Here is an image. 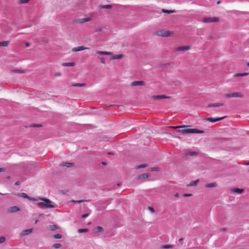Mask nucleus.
Here are the masks:
<instances>
[{
  "mask_svg": "<svg viewBox=\"0 0 249 249\" xmlns=\"http://www.w3.org/2000/svg\"><path fill=\"white\" fill-rule=\"evenodd\" d=\"M40 201L37 203L38 206L44 207L45 208H54L56 206L52 204V201L49 199L42 198L40 199Z\"/></svg>",
  "mask_w": 249,
  "mask_h": 249,
  "instance_id": "1",
  "label": "nucleus"
},
{
  "mask_svg": "<svg viewBox=\"0 0 249 249\" xmlns=\"http://www.w3.org/2000/svg\"><path fill=\"white\" fill-rule=\"evenodd\" d=\"M155 34L157 36H162V37H169L171 36L173 34V32H171L169 30H160L157 31Z\"/></svg>",
  "mask_w": 249,
  "mask_h": 249,
  "instance_id": "2",
  "label": "nucleus"
},
{
  "mask_svg": "<svg viewBox=\"0 0 249 249\" xmlns=\"http://www.w3.org/2000/svg\"><path fill=\"white\" fill-rule=\"evenodd\" d=\"M182 128L179 130L181 133H203L204 132L203 131L197 129L185 128L184 127Z\"/></svg>",
  "mask_w": 249,
  "mask_h": 249,
  "instance_id": "3",
  "label": "nucleus"
},
{
  "mask_svg": "<svg viewBox=\"0 0 249 249\" xmlns=\"http://www.w3.org/2000/svg\"><path fill=\"white\" fill-rule=\"evenodd\" d=\"M225 97L227 98H243L244 95L241 92H233L226 93Z\"/></svg>",
  "mask_w": 249,
  "mask_h": 249,
  "instance_id": "4",
  "label": "nucleus"
},
{
  "mask_svg": "<svg viewBox=\"0 0 249 249\" xmlns=\"http://www.w3.org/2000/svg\"><path fill=\"white\" fill-rule=\"evenodd\" d=\"M219 21V18L216 17H207L204 18L202 19V22L204 23H208V22H218Z\"/></svg>",
  "mask_w": 249,
  "mask_h": 249,
  "instance_id": "5",
  "label": "nucleus"
},
{
  "mask_svg": "<svg viewBox=\"0 0 249 249\" xmlns=\"http://www.w3.org/2000/svg\"><path fill=\"white\" fill-rule=\"evenodd\" d=\"M225 118H226L225 116V117H218V118L209 117V118H206L204 120L205 121H208V122H210L214 123V122H216L217 121H219L222 120L224 119Z\"/></svg>",
  "mask_w": 249,
  "mask_h": 249,
  "instance_id": "6",
  "label": "nucleus"
},
{
  "mask_svg": "<svg viewBox=\"0 0 249 249\" xmlns=\"http://www.w3.org/2000/svg\"><path fill=\"white\" fill-rule=\"evenodd\" d=\"M91 20L90 18H78L74 20V22L75 23H79V24H82L85 22L89 21Z\"/></svg>",
  "mask_w": 249,
  "mask_h": 249,
  "instance_id": "7",
  "label": "nucleus"
},
{
  "mask_svg": "<svg viewBox=\"0 0 249 249\" xmlns=\"http://www.w3.org/2000/svg\"><path fill=\"white\" fill-rule=\"evenodd\" d=\"M89 49V48L85 47L83 46H78V47H74V48H72V51L73 52H76L81 51H83V50H88Z\"/></svg>",
  "mask_w": 249,
  "mask_h": 249,
  "instance_id": "8",
  "label": "nucleus"
},
{
  "mask_svg": "<svg viewBox=\"0 0 249 249\" xmlns=\"http://www.w3.org/2000/svg\"><path fill=\"white\" fill-rule=\"evenodd\" d=\"M152 98L154 99H169L171 97L170 96H167L164 95H156V96H153L151 97Z\"/></svg>",
  "mask_w": 249,
  "mask_h": 249,
  "instance_id": "9",
  "label": "nucleus"
},
{
  "mask_svg": "<svg viewBox=\"0 0 249 249\" xmlns=\"http://www.w3.org/2000/svg\"><path fill=\"white\" fill-rule=\"evenodd\" d=\"M191 49L190 46H183L178 47L176 49L177 51H184L189 50Z\"/></svg>",
  "mask_w": 249,
  "mask_h": 249,
  "instance_id": "10",
  "label": "nucleus"
},
{
  "mask_svg": "<svg viewBox=\"0 0 249 249\" xmlns=\"http://www.w3.org/2000/svg\"><path fill=\"white\" fill-rule=\"evenodd\" d=\"M144 85V82L143 81H134L132 82L131 84V85L132 86H143Z\"/></svg>",
  "mask_w": 249,
  "mask_h": 249,
  "instance_id": "11",
  "label": "nucleus"
},
{
  "mask_svg": "<svg viewBox=\"0 0 249 249\" xmlns=\"http://www.w3.org/2000/svg\"><path fill=\"white\" fill-rule=\"evenodd\" d=\"M96 53L99 55H111L112 53L110 52H105V51H98L96 52Z\"/></svg>",
  "mask_w": 249,
  "mask_h": 249,
  "instance_id": "12",
  "label": "nucleus"
},
{
  "mask_svg": "<svg viewBox=\"0 0 249 249\" xmlns=\"http://www.w3.org/2000/svg\"><path fill=\"white\" fill-rule=\"evenodd\" d=\"M33 231V228L25 230L21 232V235H26L31 233Z\"/></svg>",
  "mask_w": 249,
  "mask_h": 249,
  "instance_id": "13",
  "label": "nucleus"
},
{
  "mask_svg": "<svg viewBox=\"0 0 249 249\" xmlns=\"http://www.w3.org/2000/svg\"><path fill=\"white\" fill-rule=\"evenodd\" d=\"M18 196H20V197H24V198H26L29 200H33L34 201H36V199H35V198H31V197H30L29 196H28L27 194L26 193H22L21 194H18Z\"/></svg>",
  "mask_w": 249,
  "mask_h": 249,
  "instance_id": "14",
  "label": "nucleus"
},
{
  "mask_svg": "<svg viewBox=\"0 0 249 249\" xmlns=\"http://www.w3.org/2000/svg\"><path fill=\"white\" fill-rule=\"evenodd\" d=\"M224 106V104L223 103H212V104H210L208 105V107H220V106Z\"/></svg>",
  "mask_w": 249,
  "mask_h": 249,
  "instance_id": "15",
  "label": "nucleus"
},
{
  "mask_svg": "<svg viewBox=\"0 0 249 249\" xmlns=\"http://www.w3.org/2000/svg\"><path fill=\"white\" fill-rule=\"evenodd\" d=\"M19 208L17 206H13L10 207L9 210L8 212L9 213H14L17 211H19Z\"/></svg>",
  "mask_w": 249,
  "mask_h": 249,
  "instance_id": "16",
  "label": "nucleus"
},
{
  "mask_svg": "<svg viewBox=\"0 0 249 249\" xmlns=\"http://www.w3.org/2000/svg\"><path fill=\"white\" fill-rule=\"evenodd\" d=\"M231 191H232V192H233L234 193L241 194L244 192V189L235 188L232 189Z\"/></svg>",
  "mask_w": 249,
  "mask_h": 249,
  "instance_id": "17",
  "label": "nucleus"
},
{
  "mask_svg": "<svg viewBox=\"0 0 249 249\" xmlns=\"http://www.w3.org/2000/svg\"><path fill=\"white\" fill-rule=\"evenodd\" d=\"M73 163L72 162H63L60 164V166L63 167H70L73 165Z\"/></svg>",
  "mask_w": 249,
  "mask_h": 249,
  "instance_id": "18",
  "label": "nucleus"
},
{
  "mask_svg": "<svg viewBox=\"0 0 249 249\" xmlns=\"http://www.w3.org/2000/svg\"><path fill=\"white\" fill-rule=\"evenodd\" d=\"M123 56L124 55L122 54L114 55L111 58V60L121 59L123 57Z\"/></svg>",
  "mask_w": 249,
  "mask_h": 249,
  "instance_id": "19",
  "label": "nucleus"
},
{
  "mask_svg": "<svg viewBox=\"0 0 249 249\" xmlns=\"http://www.w3.org/2000/svg\"><path fill=\"white\" fill-rule=\"evenodd\" d=\"M75 63L74 62H70V63H63L62 64V66L64 67H73L75 66Z\"/></svg>",
  "mask_w": 249,
  "mask_h": 249,
  "instance_id": "20",
  "label": "nucleus"
},
{
  "mask_svg": "<svg viewBox=\"0 0 249 249\" xmlns=\"http://www.w3.org/2000/svg\"><path fill=\"white\" fill-rule=\"evenodd\" d=\"M149 177V174L145 173V174H142V175H140L138 177V178L139 179H144V178H147Z\"/></svg>",
  "mask_w": 249,
  "mask_h": 249,
  "instance_id": "21",
  "label": "nucleus"
},
{
  "mask_svg": "<svg viewBox=\"0 0 249 249\" xmlns=\"http://www.w3.org/2000/svg\"><path fill=\"white\" fill-rule=\"evenodd\" d=\"M206 188H212L217 186V183L216 182H213L211 183L206 184L205 185Z\"/></svg>",
  "mask_w": 249,
  "mask_h": 249,
  "instance_id": "22",
  "label": "nucleus"
},
{
  "mask_svg": "<svg viewBox=\"0 0 249 249\" xmlns=\"http://www.w3.org/2000/svg\"><path fill=\"white\" fill-rule=\"evenodd\" d=\"M9 44V41H3L0 42V47H7Z\"/></svg>",
  "mask_w": 249,
  "mask_h": 249,
  "instance_id": "23",
  "label": "nucleus"
},
{
  "mask_svg": "<svg viewBox=\"0 0 249 249\" xmlns=\"http://www.w3.org/2000/svg\"><path fill=\"white\" fill-rule=\"evenodd\" d=\"M49 229L53 231H56L58 229L57 226L56 225H52L49 226Z\"/></svg>",
  "mask_w": 249,
  "mask_h": 249,
  "instance_id": "24",
  "label": "nucleus"
},
{
  "mask_svg": "<svg viewBox=\"0 0 249 249\" xmlns=\"http://www.w3.org/2000/svg\"><path fill=\"white\" fill-rule=\"evenodd\" d=\"M161 11L163 13H167V14H171V13H173L176 12L175 10H166V9H162L161 10Z\"/></svg>",
  "mask_w": 249,
  "mask_h": 249,
  "instance_id": "25",
  "label": "nucleus"
},
{
  "mask_svg": "<svg viewBox=\"0 0 249 249\" xmlns=\"http://www.w3.org/2000/svg\"><path fill=\"white\" fill-rule=\"evenodd\" d=\"M198 182H199L198 179H196V180L192 181V182H190L189 186H196L197 185V184L198 183Z\"/></svg>",
  "mask_w": 249,
  "mask_h": 249,
  "instance_id": "26",
  "label": "nucleus"
},
{
  "mask_svg": "<svg viewBox=\"0 0 249 249\" xmlns=\"http://www.w3.org/2000/svg\"><path fill=\"white\" fill-rule=\"evenodd\" d=\"M11 71L13 72L20 73V74L25 73V71L23 70H12Z\"/></svg>",
  "mask_w": 249,
  "mask_h": 249,
  "instance_id": "27",
  "label": "nucleus"
},
{
  "mask_svg": "<svg viewBox=\"0 0 249 249\" xmlns=\"http://www.w3.org/2000/svg\"><path fill=\"white\" fill-rule=\"evenodd\" d=\"M197 154V153L196 152H186L185 153V155L186 156H196V155Z\"/></svg>",
  "mask_w": 249,
  "mask_h": 249,
  "instance_id": "28",
  "label": "nucleus"
},
{
  "mask_svg": "<svg viewBox=\"0 0 249 249\" xmlns=\"http://www.w3.org/2000/svg\"><path fill=\"white\" fill-rule=\"evenodd\" d=\"M73 87H85L86 86L85 83H77V84H74L72 85Z\"/></svg>",
  "mask_w": 249,
  "mask_h": 249,
  "instance_id": "29",
  "label": "nucleus"
},
{
  "mask_svg": "<svg viewBox=\"0 0 249 249\" xmlns=\"http://www.w3.org/2000/svg\"><path fill=\"white\" fill-rule=\"evenodd\" d=\"M148 166V165L146 163L141 164L140 165L137 166L136 168V169H140L142 168H145Z\"/></svg>",
  "mask_w": 249,
  "mask_h": 249,
  "instance_id": "30",
  "label": "nucleus"
},
{
  "mask_svg": "<svg viewBox=\"0 0 249 249\" xmlns=\"http://www.w3.org/2000/svg\"><path fill=\"white\" fill-rule=\"evenodd\" d=\"M174 248V246L171 245H163L162 247V248H163V249H171V248Z\"/></svg>",
  "mask_w": 249,
  "mask_h": 249,
  "instance_id": "31",
  "label": "nucleus"
},
{
  "mask_svg": "<svg viewBox=\"0 0 249 249\" xmlns=\"http://www.w3.org/2000/svg\"><path fill=\"white\" fill-rule=\"evenodd\" d=\"M96 231L97 232H100L103 231V228L101 226H97Z\"/></svg>",
  "mask_w": 249,
  "mask_h": 249,
  "instance_id": "32",
  "label": "nucleus"
},
{
  "mask_svg": "<svg viewBox=\"0 0 249 249\" xmlns=\"http://www.w3.org/2000/svg\"><path fill=\"white\" fill-rule=\"evenodd\" d=\"M62 247V245L60 243H56V244H54L53 245V247L54 248V249H58V248H60Z\"/></svg>",
  "mask_w": 249,
  "mask_h": 249,
  "instance_id": "33",
  "label": "nucleus"
},
{
  "mask_svg": "<svg viewBox=\"0 0 249 249\" xmlns=\"http://www.w3.org/2000/svg\"><path fill=\"white\" fill-rule=\"evenodd\" d=\"M88 229H80L78 230V232L79 233H82L85 232H87L88 231Z\"/></svg>",
  "mask_w": 249,
  "mask_h": 249,
  "instance_id": "34",
  "label": "nucleus"
},
{
  "mask_svg": "<svg viewBox=\"0 0 249 249\" xmlns=\"http://www.w3.org/2000/svg\"><path fill=\"white\" fill-rule=\"evenodd\" d=\"M159 170H160V169L158 167H152V168L149 169V170L151 171H159Z\"/></svg>",
  "mask_w": 249,
  "mask_h": 249,
  "instance_id": "35",
  "label": "nucleus"
},
{
  "mask_svg": "<svg viewBox=\"0 0 249 249\" xmlns=\"http://www.w3.org/2000/svg\"><path fill=\"white\" fill-rule=\"evenodd\" d=\"M185 127V126H184V125L172 126H171V128L175 129H178V128H183V127Z\"/></svg>",
  "mask_w": 249,
  "mask_h": 249,
  "instance_id": "36",
  "label": "nucleus"
},
{
  "mask_svg": "<svg viewBox=\"0 0 249 249\" xmlns=\"http://www.w3.org/2000/svg\"><path fill=\"white\" fill-rule=\"evenodd\" d=\"M53 237L55 239H60L62 238V235L60 234H55L53 235Z\"/></svg>",
  "mask_w": 249,
  "mask_h": 249,
  "instance_id": "37",
  "label": "nucleus"
},
{
  "mask_svg": "<svg viewBox=\"0 0 249 249\" xmlns=\"http://www.w3.org/2000/svg\"><path fill=\"white\" fill-rule=\"evenodd\" d=\"M98 58H99V59L100 60V61L102 64H105L106 63L105 58L104 57H98Z\"/></svg>",
  "mask_w": 249,
  "mask_h": 249,
  "instance_id": "38",
  "label": "nucleus"
},
{
  "mask_svg": "<svg viewBox=\"0 0 249 249\" xmlns=\"http://www.w3.org/2000/svg\"><path fill=\"white\" fill-rule=\"evenodd\" d=\"M5 241V238L4 236L0 237V244L3 243Z\"/></svg>",
  "mask_w": 249,
  "mask_h": 249,
  "instance_id": "39",
  "label": "nucleus"
},
{
  "mask_svg": "<svg viewBox=\"0 0 249 249\" xmlns=\"http://www.w3.org/2000/svg\"><path fill=\"white\" fill-rule=\"evenodd\" d=\"M234 77H237L239 76H242V73H237L233 75Z\"/></svg>",
  "mask_w": 249,
  "mask_h": 249,
  "instance_id": "40",
  "label": "nucleus"
},
{
  "mask_svg": "<svg viewBox=\"0 0 249 249\" xmlns=\"http://www.w3.org/2000/svg\"><path fill=\"white\" fill-rule=\"evenodd\" d=\"M29 0H19L20 3H26L29 1Z\"/></svg>",
  "mask_w": 249,
  "mask_h": 249,
  "instance_id": "41",
  "label": "nucleus"
},
{
  "mask_svg": "<svg viewBox=\"0 0 249 249\" xmlns=\"http://www.w3.org/2000/svg\"><path fill=\"white\" fill-rule=\"evenodd\" d=\"M192 196V194H184L183 195L184 197H188V196Z\"/></svg>",
  "mask_w": 249,
  "mask_h": 249,
  "instance_id": "42",
  "label": "nucleus"
},
{
  "mask_svg": "<svg viewBox=\"0 0 249 249\" xmlns=\"http://www.w3.org/2000/svg\"><path fill=\"white\" fill-rule=\"evenodd\" d=\"M111 7H112L111 5H107L104 6V8H107V9H109V8H111Z\"/></svg>",
  "mask_w": 249,
  "mask_h": 249,
  "instance_id": "43",
  "label": "nucleus"
},
{
  "mask_svg": "<svg viewBox=\"0 0 249 249\" xmlns=\"http://www.w3.org/2000/svg\"><path fill=\"white\" fill-rule=\"evenodd\" d=\"M89 215V213L84 214L82 215V217L85 218V217H88Z\"/></svg>",
  "mask_w": 249,
  "mask_h": 249,
  "instance_id": "44",
  "label": "nucleus"
},
{
  "mask_svg": "<svg viewBox=\"0 0 249 249\" xmlns=\"http://www.w3.org/2000/svg\"><path fill=\"white\" fill-rule=\"evenodd\" d=\"M149 210L152 212V213H154V209L153 207H149Z\"/></svg>",
  "mask_w": 249,
  "mask_h": 249,
  "instance_id": "45",
  "label": "nucleus"
},
{
  "mask_svg": "<svg viewBox=\"0 0 249 249\" xmlns=\"http://www.w3.org/2000/svg\"><path fill=\"white\" fill-rule=\"evenodd\" d=\"M249 74V73H248V72L242 73V76H247Z\"/></svg>",
  "mask_w": 249,
  "mask_h": 249,
  "instance_id": "46",
  "label": "nucleus"
},
{
  "mask_svg": "<svg viewBox=\"0 0 249 249\" xmlns=\"http://www.w3.org/2000/svg\"><path fill=\"white\" fill-rule=\"evenodd\" d=\"M5 169L3 168H0V172L5 171Z\"/></svg>",
  "mask_w": 249,
  "mask_h": 249,
  "instance_id": "47",
  "label": "nucleus"
},
{
  "mask_svg": "<svg viewBox=\"0 0 249 249\" xmlns=\"http://www.w3.org/2000/svg\"><path fill=\"white\" fill-rule=\"evenodd\" d=\"M243 164L245 165H249V161L248 162H244Z\"/></svg>",
  "mask_w": 249,
  "mask_h": 249,
  "instance_id": "48",
  "label": "nucleus"
},
{
  "mask_svg": "<svg viewBox=\"0 0 249 249\" xmlns=\"http://www.w3.org/2000/svg\"><path fill=\"white\" fill-rule=\"evenodd\" d=\"M179 194H178V193H176V194L175 195V196L176 197H179Z\"/></svg>",
  "mask_w": 249,
  "mask_h": 249,
  "instance_id": "49",
  "label": "nucleus"
},
{
  "mask_svg": "<svg viewBox=\"0 0 249 249\" xmlns=\"http://www.w3.org/2000/svg\"><path fill=\"white\" fill-rule=\"evenodd\" d=\"M25 45H26V47H29L30 46V44L28 42H26Z\"/></svg>",
  "mask_w": 249,
  "mask_h": 249,
  "instance_id": "50",
  "label": "nucleus"
},
{
  "mask_svg": "<svg viewBox=\"0 0 249 249\" xmlns=\"http://www.w3.org/2000/svg\"><path fill=\"white\" fill-rule=\"evenodd\" d=\"M61 75V73L60 72H57L55 74V76H60Z\"/></svg>",
  "mask_w": 249,
  "mask_h": 249,
  "instance_id": "51",
  "label": "nucleus"
},
{
  "mask_svg": "<svg viewBox=\"0 0 249 249\" xmlns=\"http://www.w3.org/2000/svg\"><path fill=\"white\" fill-rule=\"evenodd\" d=\"M20 184V182L19 181H17L16 183H15V184L16 185H18L19 184Z\"/></svg>",
  "mask_w": 249,
  "mask_h": 249,
  "instance_id": "52",
  "label": "nucleus"
},
{
  "mask_svg": "<svg viewBox=\"0 0 249 249\" xmlns=\"http://www.w3.org/2000/svg\"><path fill=\"white\" fill-rule=\"evenodd\" d=\"M38 220H36L35 221V224H36V223H38Z\"/></svg>",
  "mask_w": 249,
  "mask_h": 249,
  "instance_id": "53",
  "label": "nucleus"
},
{
  "mask_svg": "<svg viewBox=\"0 0 249 249\" xmlns=\"http://www.w3.org/2000/svg\"><path fill=\"white\" fill-rule=\"evenodd\" d=\"M102 164H103V165H106V164H107V163H106V162H102Z\"/></svg>",
  "mask_w": 249,
  "mask_h": 249,
  "instance_id": "54",
  "label": "nucleus"
},
{
  "mask_svg": "<svg viewBox=\"0 0 249 249\" xmlns=\"http://www.w3.org/2000/svg\"><path fill=\"white\" fill-rule=\"evenodd\" d=\"M247 67H249V62H248V63H247Z\"/></svg>",
  "mask_w": 249,
  "mask_h": 249,
  "instance_id": "55",
  "label": "nucleus"
},
{
  "mask_svg": "<svg viewBox=\"0 0 249 249\" xmlns=\"http://www.w3.org/2000/svg\"><path fill=\"white\" fill-rule=\"evenodd\" d=\"M84 201L83 200H80V201H78V202H83Z\"/></svg>",
  "mask_w": 249,
  "mask_h": 249,
  "instance_id": "56",
  "label": "nucleus"
},
{
  "mask_svg": "<svg viewBox=\"0 0 249 249\" xmlns=\"http://www.w3.org/2000/svg\"><path fill=\"white\" fill-rule=\"evenodd\" d=\"M220 3V1H217V4H219Z\"/></svg>",
  "mask_w": 249,
  "mask_h": 249,
  "instance_id": "57",
  "label": "nucleus"
},
{
  "mask_svg": "<svg viewBox=\"0 0 249 249\" xmlns=\"http://www.w3.org/2000/svg\"><path fill=\"white\" fill-rule=\"evenodd\" d=\"M41 126V125H38L37 126L39 127V126Z\"/></svg>",
  "mask_w": 249,
  "mask_h": 249,
  "instance_id": "58",
  "label": "nucleus"
}]
</instances>
